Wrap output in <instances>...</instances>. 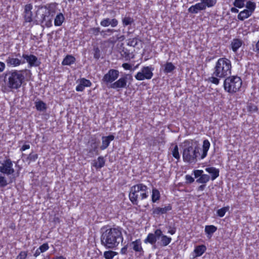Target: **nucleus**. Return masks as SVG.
Listing matches in <instances>:
<instances>
[{
    "mask_svg": "<svg viewBox=\"0 0 259 259\" xmlns=\"http://www.w3.org/2000/svg\"><path fill=\"white\" fill-rule=\"evenodd\" d=\"M31 71L29 70H12L6 73L4 81L5 90H17L21 88L25 81V76H30Z\"/></svg>",
    "mask_w": 259,
    "mask_h": 259,
    "instance_id": "obj_1",
    "label": "nucleus"
},
{
    "mask_svg": "<svg viewBox=\"0 0 259 259\" xmlns=\"http://www.w3.org/2000/svg\"><path fill=\"white\" fill-rule=\"evenodd\" d=\"M184 144L182 154L183 161L189 164L196 163L199 153L197 144H195L193 141L188 140L185 141Z\"/></svg>",
    "mask_w": 259,
    "mask_h": 259,
    "instance_id": "obj_4",
    "label": "nucleus"
},
{
    "mask_svg": "<svg viewBox=\"0 0 259 259\" xmlns=\"http://www.w3.org/2000/svg\"><path fill=\"white\" fill-rule=\"evenodd\" d=\"M120 240H123V237L119 228L107 229L102 232L101 237V243L106 248L113 249L117 247Z\"/></svg>",
    "mask_w": 259,
    "mask_h": 259,
    "instance_id": "obj_3",
    "label": "nucleus"
},
{
    "mask_svg": "<svg viewBox=\"0 0 259 259\" xmlns=\"http://www.w3.org/2000/svg\"><path fill=\"white\" fill-rule=\"evenodd\" d=\"M248 109L250 111L255 112V111H256L257 110V108L255 105H249L248 106Z\"/></svg>",
    "mask_w": 259,
    "mask_h": 259,
    "instance_id": "obj_55",
    "label": "nucleus"
},
{
    "mask_svg": "<svg viewBox=\"0 0 259 259\" xmlns=\"http://www.w3.org/2000/svg\"><path fill=\"white\" fill-rule=\"evenodd\" d=\"M78 85L76 87V91L77 92H82L85 87H90L92 85L90 80L84 78H82L77 81Z\"/></svg>",
    "mask_w": 259,
    "mask_h": 259,
    "instance_id": "obj_14",
    "label": "nucleus"
},
{
    "mask_svg": "<svg viewBox=\"0 0 259 259\" xmlns=\"http://www.w3.org/2000/svg\"><path fill=\"white\" fill-rule=\"evenodd\" d=\"M35 106L36 110L39 111H45L47 109L46 104L40 100L36 101Z\"/></svg>",
    "mask_w": 259,
    "mask_h": 259,
    "instance_id": "obj_29",
    "label": "nucleus"
},
{
    "mask_svg": "<svg viewBox=\"0 0 259 259\" xmlns=\"http://www.w3.org/2000/svg\"><path fill=\"white\" fill-rule=\"evenodd\" d=\"M28 255L27 252L21 251L17 256L16 259H26Z\"/></svg>",
    "mask_w": 259,
    "mask_h": 259,
    "instance_id": "obj_45",
    "label": "nucleus"
},
{
    "mask_svg": "<svg viewBox=\"0 0 259 259\" xmlns=\"http://www.w3.org/2000/svg\"><path fill=\"white\" fill-rule=\"evenodd\" d=\"M122 67L125 69V70H131L132 69V65L128 63H123L122 65Z\"/></svg>",
    "mask_w": 259,
    "mask_h": 259,
    "instance_id": "obj_54",
    "label": "nucleus"
},
{
    "mask_svg": "<svg viewBox=\"0 0 259 259\" xmlns=\"http://www.w3.org/2000/svg\"><path fill=\"white\" fill-rule=\"evenodd\" d=\"M245 0H234V6L238 8H242L245 5Z\"/></svg>",
    "mask_w": 259,
    "mask_h": 259,
    "instance_id": "obj_41",
    "label": "nucleus"
},
{
    "mask_svg": "<svg viewBox=\"0 0 259 259\" xmlns=\"http://www.w3.org/2000/svg\"><path fill=\"white\" fill-rule=\"evenodd\" d=\"M64 21V17L62 13L58 14L54 20V24L56 26H59L62 25Z\"/></svg>",
    "mask_w": 259,
    "mask_h": 259,
    "instance_id": "obj_32",
    "label": "nucleus"
},
{
    "mask_svg": "<svg viewBox=\"0 0 259 259\" xmlns=\"http://www.w3.org/2000/svg\"><path fill=\"white\" fill-rule=\"evenodd\" d=\"M118 22L116 19H110L109 18H106L102 20L100 24L103 27H108L111 25L112 27H115L118 25Z\"/></svg>",
    "mask_w": 259,
    "mask_h": 259,
    "instance_id": "obj_20",
    "label": "nucleus"
},
{
    "mask_svg": "<svg viewBox=\"0 0 259 259\" xmlns=\"http://www.w3.org/2000/svg\"><path fill=\"white\" fill-rule=\"evenodd\" d=\"M6 68L5 64L3 62H0V72H3Z\"/></svg>",
    "mask_w": 259,
    "mask_h": 259,
    "instance_id": "obj_57",
    "label": "nucleus"
},
{
    "mask_svg": "<svg viewBox=\"0 0 259 259\" xmlns=\"http://www.w3.org/2000/svg\"><path fill=\"white\" fill-rule=\"evenodd\" d=\"M122 23L123 26H125L131 24L133 22V19L130 17H125L122 19Z\"/></svg>",
    "mask_w": 259,
    "mask_h": 259,
    "instance_id": "obj_43",
    "label": "nucleus"
},
{
    "mask_svg": "<svg viewBox=\"0 0 259 259\" xmlns=\"http://www.w3.org/2000/svg\"><path fill=\"white\" fill-rule=\"evenodd\" d=\"M8 66L15 67L24 63L18 58H15L12 56H9L6 60Z\"/></svg>",
    "mask_w": 259,
    "mask_h": 259,
    "instance_id": "obj_15",
    "label": "nucleus"
},
{
    "mask_svg": "<svg viewBox=\"0 0 259 259\" xmlns=\"http://www.w3.org/2000/svg\"><path fill=\"white\" fill-rule=\"evenodd\" d=\"M176 68L175 65L171 62H167L164 65V72L166 73L171 72Z\"/></svg>",
    "mask_w": 259,
    "mask_h": 259,
    "instance_id": "obj_35",
    "label": "nucleus"
},
{
    "mask_svg": "<svg viewBox=\"0 0 259 259\" xmlns=\"http://www.w3.org/2000/svg\"><path fill=\"white\" fill-rule=\"evenodd\" d=\"M127 41L128 46L135 47L138 45L139 39L136 37H134L128 39Z\"/></svg>",
    "mask_w": 259,
    "mask_h": 259,
    "instance_id": "obj_42",
    "label": "nucleus"
},
{
    "mask_svg": "<svg viewBox=\"0 0 259 259\" xmlns=\"http://www.w3.org/2000/svg\"><path fill=\"white\" fill-rule=\"evenodd\" d=\"M75 58L71 55H67L63 60V65H70L75 62Z\"/></svg>",
    "mask_w": 259,
    "mask_h": 259,
    "instance_id": "obj_31",
    "label": "nucleus"
},
{
    "mask_svg": "<svg viewBox=\"0 0 259 259\" xmlns=\"http://www.w3.org/2000/svg\"><path fill=\"white\" fill-rule=\"evenodd\" d=\"M94 58L98 59L100 57V51L98 48H95L94 49Z\"/></svg>",
    "mask_w": 259,
    "mask_h": 259,
    "instance_id": "obj_50",
    "label": "nucleus"
},
{
    "mask_svg": "<svg viewBox=\"0 0 259 259\" xmlns=\"http://www.w3.org/2000/svg\"><path fill=\"white\" fill-rule=\"evenodd\" d=\"M154 69L152 66L143 67L135 76V78L138 80H144L150 79L153 75Z\"/></svg>",
    "mask_w": 259,
    "mask_h": 259,
    "instance_id": "obj_7",
    "label": "nucleus"
},
{
    "mask_svg": "<svg viewBox=\"0 0 259 259\" xmlns=\"http://www.w3.org/2000/svg\"><path fill=\"white\" fill-rule=\"evenodd\" d=\"M231 11L232 12V13H237L239 12L238 10L235 7H233L231 9Z\"/></svg>",
    "mask_w": 259,
    "mask_h": 259,
    "instance_id": "obj_60",
    "label": "nucleus"
},
{
    "mask_svg": "<svg viewBox=\"0 0 259 259\" xmlns=\"http://www.w3.org/2000/svg\"><path fill=\"white\" fill-rule=\"evenodd\" d=\"M148 187L143 183H139L133 186L129 194V198L133 204L137 205L138 203V199L144 200L147 199L149 196Z\"/></svg>",
    "mask_w": 259,
    "mask_h": 259,
    "instance_id": "obj_5",
    "label": "nucleus"
},
{
    "mask_svg": "<svg viewBox=\"0 0 259 259\" xmlns=\"http://www.w3.org/2000/svg\"><path fill=\"white\" fill-rule=\"evenodd\" d=\"M127 80H133V77L131 75L128 74L124 75L112 83L111 88L114 89L125 88L127 85Z\"/></svg>",
    "mask_w": 259,
    "mask_h": 259,
    "instance_id": "obj_8",
    "label": "nucleus"
},
{
    "mask_svg": "<svg viewBox=\"0 0 259 259\" xmlns=\"http://www.w3.org/2000/svg\"><path fill=\"white\" fill-rule=\"evenodd\" d=\"M172 209V206L168 204L164 207L156 206L152 208V215L154 217H158L161 215L166 213Z\"/></svg>",
    "mask_w": 259,
    "mask_h": 259,
    "instance_id": "obj_11",
    "label": "nucleus"
},
{
    "mask_svg": "<svg viewBox=\"0 0 259 259\" xmlns=\"http://www.w3.org/2000/svg\"><path fill=\"white\" fill-rule=\"evenodd\" d=\"M38 248L40 250V252H44L49 249V246L48 243H44Z\"/></svg>",
    "mask_w": 259,
    "mask_h": 259,
    "instance_id": "obj_47",
    "label": "nucleus"
},
{
    "mask_svg": "<svg viewBox=\"0 0 259 259\" xmlns=\"http://www.w3.org/2000/svg\"><path fill=\"white\" fill-rule=\"evenodd\" d=\"M205 9V6L203 4L202 1L200 0L199 3H198L194 5L191 6L188 9V12L193 14H197L199 11L204 10Z\"/></svg>",
    "mask_w": 259,
    "mask_h": 259,
    "instance_id": "obj_16",
    "label": "nucleus"
},
{
    "mask_svg": "<svg viewBox=\"0 0 259 259\" xmlns=\"http://www.w3.org/2000/svg\"><path fill=\"white\" fill-rule=\"evenodd\" d=\"M206 171L211 175V180H214L219 176V170L213 167H209L205 168Z\"/></svg>",
    "mask_w": 259,
    "mask_h": 259,
    "instance_id": "obj_24",
    "label": "nucleus"
},
{
    "mask_svg": "<svg viewBox=\"0 0 259 259\" xmlns=\"http://www.w3.org/2000/svg\"><path fill=\"white\" fill-rule=\"evenodd\" d=\"M13 182V179L10 178L9 180L7 178L0 174V187L4 188L7 186L9 184Z\"/></svg>",
    "mask_w": 259,
    "mask_h": 259,
    "instance_id": "obj_30",
    "label": "nucleus"
},
{
    "mask_svg": "<svg viewBox=\"0 0 259 259\" xmlns=\"http://www.w3.org/2000/svg\"><path fill=\"white\" fill-rule=\"evenodd\" d=\"M185 179L187 183H192L194 181V179L190 175H187L185 176Z\"/></svg>",
    "mask_w": 259,
    "mask_h": 259,
    "instance_id": "obj_53",
    "label": "nucleus"
},
{
    "mask_svg": "<svg viewBox=\"0 0 259 259\" xmlns=\"http://www.w3.org/2000/svg\"><path fill=\"white\" fill-rule=\"evenodd\" d=\"M13 166L12 161L7 159L0 164V172L7 176L11 175L15 172Z\"/></svg>",
    "mask_w": 259,
    "mask_h": 259,
    "instance_id": "obj_9",
    "label": "nucleus"
},
{
    "mask_svg": "<svg viewBox=\"0 0 259 259\" xmlns=\"http://www.w3.org/2000/svg\"><path fill=\"white\" fill-rule=\"evenodd\" d=\"M117 254L118 252L116 251L108 250L105 251L103 255L105 259H113Z\"/></svg>",
    "mask_w": 259,
    "mask_h": 259,
    "instance_id": "obj_36",
    "label": "nucleus"
},
{
    "mask_svg": "<svg viewBox=\"0 0 259 259\" xmlns=\"http://www.w3.org/2000/svg\"><path fill=\"white\" fill-rule=\"evenodd\" d=\"M242 85V80L239 77L232 76L226 78L224 82V89L229 93H235Z\"/></svg>",
    "mask_w": 259,
    "mask_h": 259,
    "instance_id": "obj_6",
    "label": "nucleus"
},
{
    "mask_svg": "<svg viewBox=\"0 0 259 259\" xmlns=\"http://www.w3.org/2000/svg\"><path fill=\"white\" fill-rule=\"evenodd\" d=\"M203 2V4L205 6V8L206 7L210 8L214 6L216 3L217 0H201Z\"/></svg>",
    "mask_w": 259,
    "mask_h": 259,
    "instance_id": "obj_40",
    "label": "nucleus"
},
{
    "mask_svg": "<svg viewBox=\"0 0 259 259\" xmlns=\"http://www.w3.org/2000/svg\"><path fill=\"white\" fill-rule=\"evenodd\" d=\"M176 232V230L175 228H170L168 231V233L174 235Z\"/></svg>",
    "mask_w": 259,
    "mask_h": 259,
    "instance_id": "obj_58",
    "label": "nucleus"
},
{
    "mask_svg": "<svg viewBox=\"0 0 259 259\" xmlns=\"http://www.w3.org/2000/svg\"><path fill=\"white\" fill-rule=\"evenodd\" d=\"M242 41L239 39H234L231 42V48L232 50L235 52H236L242 46Z\"/></svg>",
    "mask_w": 259,
    "mask_h": 259,
    "instance_id": "obj_26",
    "label": "nucleus"
},
{
    "mask_svg": "<svg viewBox=\"0 0 259 259\" xmlns=\"http://www.w3.org/2000/svg\"><path fill=\"white\" fill-rule=\"evenodd\" d=\"M93 142L91 144L92 150L90 151V152L94 151L96 152L97 154H98V144L95 140H93Z\"/></svg>",
    "mask_w": 259,
    "mask_h": 259,
    "instance_id": "obj_46",
    "label": "nucleus"
},
{
    "mask_svg": "<svg viewBox=\"0 0 259 259\" xmlns=\"http://www.w3.org/2000/svg\"><path fill=\"white\" fill-rule=\"evenodd\" d=\"M52 16H50V12L46 10L45 14L41 16V23L47 27H51L52 24Z\"/></svg>",
    "mask_w": 259,
    "mask_h": 259,
    "instance_id": "obj_18",
    "label": "nucleus"
},
{
    "mask_svg": "<svg viewBox=\"0 0 259 259\" xmlns=\"http://www.w3.org/2000/svg\"><path fill=\"white\" fill-rule=\"evenodd\" d=\"M203 171L202 170H195L193 171L194 176L196 178L200 177L203 174Z\"/></svg>",
    "mask_w": 259,
    "mask_h": 259,
    "instance_id": "obj_52",
    "label": "nucleus"
},
{
    "mask_svg": "<svg viewBox=\"0 0 259 259\" xmlns=\"http://www.w3.org/2000/svg\"><path fill=\"white\" fill-rule=\"evenodd\" d=\"M22 57L28 64L29 67H37L40 64V62L38 60L37 58L33 55L23 54Z\"/></svg>",
    "mask_w": 259,
    "mask_h": 259,
    "instance_id": "obj_13",
    "label": "nucleus"
},
{
    "mask_svg": "<svg viewBox=\"0 0 259 259\" xmlns=\"http://www.w3.org/2000/svg\"><path fill=\"white\" fill-rule=\"evenodd\" d=\"M209 179L210 177L208 175L203 174L200 177L197 179L196 182L198 183L204 184L208 182L209 181Z\"/></svg>",
    "mask_w": 259,
    "mask_h": 259,
    "instance_id": "obj_38",
    "label": "nucleus"
},
{
    "mask_svg": "<svg viewBox=\"0 0 259 259\" xmlns=\"http://www.w3.org/2000/svg\"><path fill=\"white\" fill-rule=\"evenodd\" d=\"M52 259H66V258L64 257L63 256L60 255V256H56L53 257Z\"/></svg>",
    "mask_w": 259,
    "mask_h": 259,
    "instance_id": "obj_61",
    "label": "nucleus"
},
{
    "mask_svg": "<svg viewBox=\"0 0 259 259\" xmlns=\"http://www.w3.org/2000/svg\"><path fill=\"white\" fill-rule=\"evenodd\" d=\"M105 160L102 156H99L97 160H94L92 165L95 167L96 169H100L105 165Z\"/></svg>",
    "mask_w": 259,
    "mask_h": 259,
    "instance_id": "obj_22",
    "label": "nucleus"
},
{
    "mask_svg": "<svg viewBox=\"0 0 259 259\" xmlns=\"http://www.w3.org/2000/svg\"><path fill=\"white\" fill-rule=\"evenodd\" d=\"M252 15L249 11L247 10L244 9L241 11L238 15L237 18L239 20L243 21L245 19L248 18Z\"/></svg>",
    "mask_w": 259,
    "mask_h": 259,
    "instance_id": "obj_27",
    "label": "nucleus"
},
{
    "mask_svg": "<svg viewBox=\"0 0 259 259\" xmlns=\"http://www.w3.org/2000/svg\"><path fill=\"white\" fill-rule=\"evenodd\" d=\"M256 48L257 51L259 52V40L257 41V42L256 45Z\"/></svg>",
    "mask_w": 259,
    "mask_h": 259,
    "instance_id": "obj_64",
    "label": "nucleus"
},
{
    "mask_svg": "<svg viewBox=\"0 0 259 259\" xmlns=\"http://www.w3.org/2000/svg\"><path fill=\"white\" fill-rule=\"evenodd\" d=\"M128 244L130 249L133 250L140 255L144 253V250L142 246V242L140 239H136L131 242Z\"/></svg>",
    "mask_w": 259,
    "mask_h": 259,
    "instance_id": "obj_12",
    "label": "nucleus"
},
{
    "mask_svg": "<svg viewBox=\"0 0 259 259\" xmlns=\"http://www.w3.org/2000/svg\"><path fill=\"white\" fill-rule=\"evenodd\" d=\"M125 37L124 35H121L119 37H117L116 38V40H123L124 39Z\"/></svg>",
    "mask_w": 259,
    "mask_h": 259,
    "instance_id": "obj_63",
    "label": "nucleus"
},
{
    "mask_svg": "<svg viewBox=\"0 0 259 259\" xmlns=\"http://www.w3.org/2000/svg\"><path fill=\"white\" fill-rule=\"evenodd\" d=\"M156 240L157 239L156 238V236L154 234L149 233L146 238L144 240V242L145 243H149L153 244L156 242Z\"/></svg>",
    "mask_w": 259,
    "mask_h": 259,
    "instance_id": "obj_34",
    "label": "nucleus"
},
{
    "mask_svg": "<svg viewBox=\"0 0 259 259\" xmlns=\"http://www.w3.org/2000/svg\"><path fill=\"white\" fill-rule=\"evenodd\" d=\"M129 247V244H127L126 245H124L123 247H122L120 251V254L122 255H126L127 253V249Z\"/></svg>",
    "mask_w": 259,
    "mask_h": 259,
    "instance_id": "obj_48",
    "label": "nucleus"
},
{
    "mask_svg": "<svg viewBox=\"0 0 259 259\" xmlns=\"http://www.w3.org/2000/svg\"><path fill=\"white\" fill-rule=\"evenodd\" d=\"M205 187V185H201L198 188V191H203Z\"/></svg>",
    "mask_w": 259,
    "mask_h": 259,
    "instance_id": "obj_62",
    "label": "nucleus"
},
{
    "mask_svg": "<svg viewBox=\"0 0 259 259\" xmlns=\"http://www.w3.org/2000/svg\"><path fill=\"white\" fill-rule=\"evenodd\" d=\"M206 250V247L204 245L196 246L193 251L194 257L200 256L205 252Z\"/></svg>",
    "mask_w": 259,
    "mask_h": 259,
    "instance_id": "obj_23",
    "label": "nucleus"
},
{
    "mask_svg": "<svg viewBox=\"0 0 259 259\" xmlns=\"http://www.w3.org/2000/svg\"><path fill=\"white\" fill-rule=\"evenodd\" d=\"M99 32H100V28H99V27L92 28L90 30V32L95 35H98Z\"/></svg>",
    "mask_w": 259,
    "mask_h": 259,
    "instance_id": "obj_49",
    "label": "nucleus"
},
{
    "mask_svg": "<svg viewBox=\"0 0 259 259\" xmlns=\"http://www.w3.org/2000/svg\"><path fill=\"white\" fill-rule=\"evenodd\" d=\"M171 154L174 158L178 161L180 160V155L179 152V149L177 145H174V148L171 150Z\"/></svg>",
    "mask_w": 259,
    "mask_h": 259,
    "instance_id": "obj_37",
    "label": "nucleus"
},
{
    "mask_svg": "<svg viewBox=\"0 0 259 259\" xmlns=\"http://www.w3.org/2000/svg\"><path fill=\"white\" fill-rule=\"evenodd\" d=\"M119 76V71L115 69H110L107 73H106L102 79V81L106 83H112Z\"/></svg>",
    "mask_w": 259,
    "mask_h": 259,
    "instance_id": "obj_10",
    "label": "nucleus"
},
{
    "mask_svg": "<svg viewBox=\"0 0 259 259\" xmlns=\"http://www.w3.org/2000/svg\"><path fill=\"white\" fill-rule=\"evenodd\" d=\"M171 240L172 239L171 237L163 235L160 238V243L162 246H166L171 242Z\"/></svg>",
    "mask_w": 259,
    "mask_h": 259,
    "instance_id": "obj_33",
    "label": "nucleus"
},
{
    "mask_svg": "<svg viewBox=\"0 0 259 259\" xmlns=\"http://www.w3.org/2000/svg\"><path fill=\"white\" fill-rule=\"evenodd\" d=\"M256 7V5L255 3L251 1H248L246 3V8H247L246 10H247L251 13H253Z\"/></svg>",
    "mask_w": 259,
    "mask_h": 259,
    "instance_id": "obj_39",
    "label": "nucleus"
},
{
    "mask_svg": "<svg viewBox=\"0 0 259 259\" xmlns=\"http://www.w3.org/2000/svg\"><path fill=\"white\" fill-rule=\"evenodd\" d=\"M231 61L225 58H221L218 59L215 63L212 76L208 78V80L211 83L218 84L220 79L224 78L231 73Z\"/></svg>",
    "mask_w": 259,
    "mask_h": 259,
    "instance_id": "obj_2",
    "label": "nucleus"
},
{
    "mask_svg": "<svg viewBox=\"0 0 259 259\" xmlns=\"http://www.w3.org/2000/svg\"><path fill=\"white\" fill-rule=\"evenodd\" d=\"M229 207H224L218 210L217 214L220 217H223L225 215L226 212L229 210Z\"/></svg>",
    "mask_w": 259,
    "mask_h": 259,
    "instance_id": "obj_44",
    "label": "nucleus"
},
{
    "mask_svg": "<svg viewBox=\"0 0 259 259\" xmlns=\"http://www.w3.org/2000/svg\"><path fill=\"white\" fill-rule=\"evenodd\" d=\"M114 139V137L113 135H110L106 137H103L102 138V144L101 146V150H105L109 145L111 141H113Z\"/></svg>",
    "mask_w": 259,
    "mask_h": 259,
    "instance_id": "obj_21",
    "label": "nucleus"
},
{
    "mask_svg": "<svg viewBox=\"0 0 259 259\" xmlns=\"http://www.w3.org/2000/svg\"><path fill=\"white\" fill-rule=\"evenodd\" d=\"M210 147V143L209 141L207 139L204 140L203 142L201 153L199 154L201 159H203L206 157Z\"/></svg>",
    "mask_w": 259,
    "mask_h": 259,
    "instance_id": "obj_17",
    "label": "nucleus"
},
{
    "mask_svg": "<svg viewBox=\"0 0 259 259\" xmlns=\"http://www.w3.org/2000/svg\"><path fill=\"white\" fill-rule=\"evenodd\" d=\"M217 230V228L213 225H206L204 231L208 238L212 237V234Z\"/></svg>",
    "mask_w": 259,
    "mask_h": 259,
    "instance_id": "obj_25",
    "label": "nucleus"
},
{
    "mask_svg": "<svg viewBox=\"0 0 259 259\" xmlns=\"http://www.w3.org/2000/svg\"><path fill=\"white\" fill-rule=\"evenodd\" d=\"M160 194L158 190L154 188L152 190L151 201L153 203L156 202L160 199Z\"/></svg>",
    "mask_w": 259,
    "mask_h": 259,
    "instance_id": "obj_28",
    "label": "nucleus"
},
{
    "mask_svg": "<svg viewBox=\"0 0 259 259\" xmlns=\"http://www.w3.org/2000/svg\"><path fill=\"white\" fill-rule=\"evenodd\" d=\"M32 5L31 4H27L25 6L24 19L27 22H31L32 21Z\"/></svg>",
    "mask_w": 259,
    "mask_h": 259,
    "instance_id": "obj_19",
    "label": "nucleus"
},
{
    "mask_svg": "<svg viewBox=\"0 0 259 259\" xmlns=\"http://www.w3.org/2000/svg\"><path fill=\"white\" fill-rule=\"evenodd\" d=\"M40 250L39 248H37V249L36 250V251H35V253H34V256H35V257H37V256H38V255H39V254H40L41 253H42V252H40Z\"/></svg>",
    "mask_w": 259,
    "mask_h": 259,
    "instance_id": "obj_59",
    "label": "nucleus"
},
{
    "mask_svg": "<svg viewBox=\"0 0 259 259\" xmlns=\"http://www.w3.org/2000/svg\"><path fill=\"white\" fill-rule=\"evenodd\" d=\"M156 239H159L163 235L161 230L157 229L155 231L154 234Z\"/></svg>",
    "mask_w": 259,
    "mask_h": 259,
    "instance_id": "obj_51",
    "label": "nucleus"
},
{
    "mask_svg": "<svg viewBox=\"0 0 259 259\" xmlns=\"http://www.w3.org/2000/svg\"><path fill=\"white\" fill-rule=\"evenodd\" d=\"M30 148V145L29 144H25L22 146L20 149L21 151H24L27 149H29Z\"/></svg>",
    "mask_w": 259,
    "mask_h": 259,
    "instance_id": "obj_56",
    "label": "nucleus"
}]
</instances>
